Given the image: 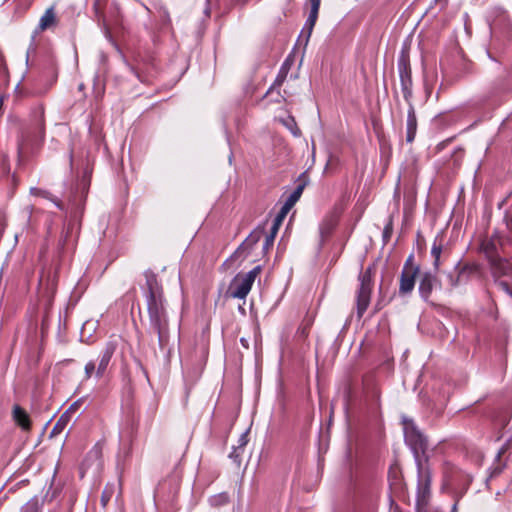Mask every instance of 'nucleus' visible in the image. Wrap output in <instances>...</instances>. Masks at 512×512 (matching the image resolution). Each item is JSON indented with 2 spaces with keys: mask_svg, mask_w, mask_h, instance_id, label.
<instances>
[{
  "mask_svg": "<svg viewBox=\"0 0 512 512\" xmlns=\"http://www.w3.org/2000/svg\"><path fill=\"white\" fill-rule=\"evenodd\" d=\"M371 267H368L365 271L359 274L358 280L360 282L359 289L357 291V315L362 317L366 312L371 298L372 291V272Z\"/></svg>",
  "mask_w": 512,
  "mask_h": 512,
  "instance_id": "7",
  "label": "nucleus"
},
{
  "mask_svg": "<svg viewBox=\"0 0 512 512\" xmlns=\"http://www.w3.org/2000/svg\"><path fill=\"white\" fill-rule=\"evenodd\" d=\"M71 419L72 417L69 415V413L64 412L53 427L52 434L61 433L69 424Z\"/></svg>",
  "mask_w": 512,
  "mask_h": 512,
  "instance_id": "23",
  "label": "nucleus"
},
{
  "mask_svg": "<svg viewBox=\"0 0 512 512\" xmlns=\"http://www.w3.org/2000/svg\"><path fill=\"white\" fill-rule=\"evenodd\" d=\"M392 233V227L391 225H387L385 228H384V231H383V236L384 238H387L391 235Z\"/></svg>",
  "mask_w": 512,
  "mask_h": 512,
  "instance_id": "43",
  "label": "nucleus"
},
{
  "mask_svg": "<svg viewBox=\"0 0 512 512\" xmlns=\"http://www.w3.org/2000/svg\"><path fill=\"white\" fill-rule=\"evenodd\" d=\"M239 443H240V444H239V447H238V448H241V447H243V446H245V445H246V443H247V434H246V433H243V434L241 435V437H240V439H239Z\"/></svg>",
  "mask_w": 512,
  "mask_h": 512,
  "instance_id": "42",
  "label": "nucleus"
},
{
  "mask_svg": "<svg viewBox=\"0 0 512 512\" xmlns=\"http://www.w3.org/2000/svg\"><path fill=\"white\" fill-rule=\"evenodd\" d=\"M130 69H131V71H133L135 73L137 78H139L141 80L140 75L135 71V69L133 67H130Z\"/></svg>",
  "mask_w": 512,
  "mask_h": 512,
  "instance_id": "47",
  "label": "nucleus"
},
{
  "mask_svg": "<svg viewBox=\"0 0 512 512\" xmlns=\"http://www.w3.org/2000/svg\"><path fill=\"white\" fill-rule=\"evenodd\" d=\"M234 456H235V457H237V456H238V455H236V449L234 450V452H232V453L230 454V457H231V458H233Z\"/></svg>",
  "mask_w": 512,
  "mask_h": 512,
  "instance_id": "48",
  "label": "nucleus"
},
{
  "mask_svg": "<svg viewBox=\"0 0 512 512\" xmlns=\"http://www.w3.org/2000/svg\"><path fill=\"white\" fill-rule=\"evenodd\" d=\"M501 453H502L501 451L498 452V454H497L498 461H497V463H494L493 466L490 468V474H489V477L487 478V484L489 483V481L492 478L500 475L504 469V464H502L500 462Z\"/></svg>",
  "mask_w": 512,
  "mask_h": 512,
  "instance_id": "27",
  "label": "nucleus"
},
{
  "mask_svg": "<svg viewBox=\"0 0 512 512\" xmlns=\"http://www.w3.org/2000/svg\"><path fill=\"white\" fill-rule=\"evenodd\" d=\"M418 480H417V494H416V508L418 512H424L429 503L431 496V471L425 462L416 463Z\"/></svg>",
  "mask_w": 512,
  "mask_h": 512,
  "instance_id": "4",
  "label": "nucleus"
},
{
  "mask_svg": "<svg viewBox=\"0 0 512 512\" xmlns=\"http://www.w3.org/2000/svg\"><path fill=\"white\" fill-rule=\"evenodd\" d=\"M413 260H414V256L413 254L409 255V257L407 258V260L405 261L404 263V266H403V269L402 271H405L406 269L408 271H420V268L418 265H415L413 263Z\"/></svg>",
  "mask_w": 512,
  "mask_h": 512,
  "instance_id": "31",
  "label": "nucleus"
},
{
  "mask_svg": "<svg viewBox=\"0 0 512 512\" xmlns=\"http://www.w3.org/2000/svg\"><path fill=\"white\" fill-rule=\"evenodd\" d=\"M81 401L78 400L70 405V407L65 411L66 413H69V415L72 417L73 414H75L78 409L80 408Z\"/></svg>",
  "mask_w": 512,
  "mask_h": 512,
  "instance_id": "34",
  "label": "nucleus"
},
{
  "mask_svg": "<svg viewBox=\"0 0 512 512\" xmlns=\"http://www.w3.org/2000/svg\"><path fill=\"white\" fill-rule=\"evenodd\" d=\"M496 284L501 290H503L505 293H507L508 295H510L512 297V290L510 289V286L507 282L497 281Z\"/></svg>",
  "mask_w": 512,
  "mask_h": 512,
  "instance_id": "33",
  "label": "nucleus"
},
{
  "mask_svg": "<svg viewBox=\"0 0 512 512\" xmlns=\"http://www.w3.org/2000/svg\"><path fill=\"white\" fill-rule=\"evenodd\" d=\"M136 364L139 367V369L142 371V373L145 376V378L148 379V373H147L146 369L144 368L142 362L139 359H136Z\"/></svg>",
  "mask_w": 512,
  "mask_h": 512,
  "instance_id": "41",
  "label": "nucleus"
},
{
  "mask_svg": "<svg viewBox=\"0 0 512 512\" xmlns=\"http://www.w3.org/2000/svg\"><path fill=\"white\" fill-rule=\"evenodd\" d=\"M107 0H94L93 9L98 22H102L106 31H108L109 23L118 25L121 22V9L117 2H112L109 8V17L106 18L103 12V6Z\"/></svg>",
  "mask_w": 512,
  "mask_h": 512,
  "instance_id": "9",
  "label": "nucleus"
},
{
  "mask_svg": "<svg viewBox=\"0 0 512 512\" xmlns=\"http://www.w3.org/2000/svg\"><path fill=\"white\" fill-rule=\"evenodd\" d=\"M12 418L14 422L23 430L31 429V420L28 413L19 405H14L12 409Z\"/></svg>",
  "mask_w": 512,
  "mask_h": 512,
  "instance_id": "15",
  "label": "nucleus"
},
{
  "mask_svg": "<svg viewBox=\"0 0 512 512\" xmlns=\"http://www.w3.org/2000/svg\"><path fill=\"white\" fill-rule=\"evenodd\" d=\"M21 512H40V504L37 497L30 499L21 509Z\"/></svg>",
  "mask_w": 512,
  "mask_h": 512,
  "instance_id": "28",
  "label": "nucleus"
},
{
  "mask_svg": "<svg viewBox=\"0 0 512 512\" xmlns=\"http://www.w3.org/2000/svg\"><path fill=\"white\" fill-rule=\"evenodd\" d=\"M460 499H454V504L451 508V512H457L458 511V503H459Z\"/></svg>",
  "mask_w": 512,
  "mask_h": 512,
  "instance_id": "45",
  "label": "nucleus"
},
{
  "mask_svg": "<svg viewBox=\"0 0 512 512\" xmlns=\"http://www.w3.org/2000/svg\"><path fill=\"white\" fill-rule=\"evenodd\" d=\"M303 189H304V185L303 184H300L298 185L294 191L287 197L285 203L283 204V206L281 207V211H283V213H288L291 208L296 204V202L299 200V198L301 197L302 195V192H303Z\"/></svg>",
  "mask_w": 512,
  "mask_h": 512,
  "instance_id": "18",
  "label": "nucleus"
},
{
  "mask_svg": "<svg viewBox=\"0 0 512 512\" xmlns=\"http://www.w3.org/2000/svg\"><path fill=\"white\" fill-rule=\"evenodd\" d=\"M144 276L146 280L144 296L149 320L148 332L157 334L159 347L163 349L170 339L169 319L163 287L154 272L148 270Z\"/></svg>",
  "mask_w": 512,
  "mask_h": 512,
  "instance_id": "1",
  "label": "nucleus"
},
{
  "mask_svg": "<svg viewBox=\"0 0 512 512\" xmlns=\"http://www.w3.org/2000/svg\"><path fill=\"white\" fill-rule=\"evenodd\" d=\"M507 228L512 231V212L505 216Z\"/></svg>",
  "mask_w": 512,
  "mask_h": 512,
  "instance_id": "40",
  "label": "nucleus"
},
{
  "mask_svg": "<svg viewBox=\"0 0 512 512\" xmlns=\"http://www.w3.org/2000/svg\"><path fill=\"white\" fill-rule=\"evenodd\" d=\"M286 215V213H283V211L280 210L277 216L275 217L270 232L265 237V241L263 244V250L265 252L268 251L273 246L275 237Z\"/></svg>",
  "mask_w": 512,
  "mask_h": 512,
  "instance_id": "14",
  "label": "nucleus"
},
{
  "mask_svg": "<svg viewBox=\"0 0 512 512\" xmlns=\"http://www.w3.org/2000/svg\"><path fill=\"white\" fill-rule=\"evenodd\" d=\"M286 126L291 130L294 136L300 135V130L297 128L296 123L293 118H291L287 123Z\"/></svg>",
  "mask_w": 512,
  "mask_h": 512,
  "instance_id": "32",
  "label": "nucleus"
},
{
  "mask_svg": "<svg viewBox=\"0 0 512 512\" xmlns=\"http://www.w3.org/2000/svg\"><path fill=\"white\" fill-rule=\"evenodd\" d=\"M22 149H23V144L22 142H18V153L21 154L22 153Z\"/></svg>",
  "mask_w": 512,
  "mask_h": 512,
  "instance_id": "46",
  "label": "nucleus"
},
{
  "mask_svg": "<svg viewBox=\"0 0 512 512\" xmlns=\"http://www.w3.org/2000/svg\"><path fill=\"white\" fill-rule=\"evenodd\" d=\"M319 10L310 9V13L308 15V18L304 24V27L302 29V33L306 34V42H308L312 31L314 29V26L316 24V21L318 19Z\"/></svg>",
  "mask_w": 512,
  "mask_h": 512,
  "instance_id": "19",
  "label": "nucleus"
},
{
  "mask_svg": "<svg viewBox=\"0 0 512 512\" xmlns=\"http://www.w3.org/2000/svg\"><path fill=\"white\" fill-rule=\"evenodd\" d=\"M401 91L407 104L412 103V75L408 52L402 50L397 62Z\"/></svg>",
  "mask_w": 512,
  "mask_h": 512,
  "instance_id": "8",
  "label": "nucleus"
},
{
  "mask_svg": "<svg viewBox=\"0 0 512 512\" xmlns=\"http://www.w3.org/2000/svg\"><path fill=\"white\" fill-rule=\"evenodd\" d=\"M333 227H334V223L331 220L323 221V223L320 225L321 235L323 237L329 235L331 230L333 229Z\"/></svg>",
  "mask_w": 512,
  "mask_h": 512,
  "instance_id": "30",
  "label": "nucleus"
},
{
  "mask_svg": "<svg viewBox=\"0 0 512 512\" xmlns=\"http://www.w3.org/2000/svg\"><path fill=\"white\" fill-rule=\"evenodd\" d=\"M29 52H30V49L27 51L26 61H28V58H29Z\"/></svg>",
  "mask_w": 512,
  "mask_h": 512,
  "instance_id": "51",
  "label": "nucleus"
},
{
  "mask_svg": "<svg viewBox=\"0 0 512 512\" xmlns=\"http://www.w3.org/2000/svg\"><path fill=\"white\" fill-rule=\"evenodd\" d=\"M508 265L507 262H504V261H499L497 267H499L501 270H502V273L505 274L506 271H505V267Z\"/></svg>",
  "mask_w": 512,
  "mask_h": 512,
  "instance_id": "44",
  "label": "nucleus"
},
{
  "mask_svg": "<svg viewBox=\"0 0 512 512\" xmlns=\"http://www.w3.org/2000/svg\"><path fill=\"white\" fill-rule=\"evenodd\" d=\"M47 285L49 286V289L51 290V292L54 293L56 290V286H57L56 274L52 278H50V276L48 277Z\"/></svg>",
  "mask_w": 512,
  "mask_h": 512,
  "instance_id": "35",
  "label": "nucleus"
},
{
  "mask_svg": "<svg viewBox=\"0 0 512 512\" xmlns=\"http://www.w3.org/2000/svg\"><path fill=\"white\" fill-rule=\"evenodd\" d=\"M476 267L475 266H470V265H465L463 266L458 272H457V275L454 276L453 274H448L447 275V279H448V282H449V285L451 287H456L460 282H461V279L466 275L468 274V272L472 271V270H475Z\"/></svg>",
  "mask_w": 512,
  "mask_h": 512,
  "instance_id": "21",
  "label": "nucleus"
},
{
  "mask_svg": "<svg viewBox=\"0 0 512 512\" xmlns=\"http://www.w3.org/2000/svg\"><path fill=\"white\" fill-rule=\"evenodd\" d=\"M302 334H303V335H306V334H307V332H306V328H303V329H302Z\"/></svg>",
  "mask_w": 512,
  "mask_h": 512,
  "instance_id": "50",
  "label": "nucleus"
},
{
  "mask_svg": "<svg viewBox=\"0 0 512 512\" xmlns=\"http://www.w3.org/2000/svg\"><path fill=\"white\" fill-rule=\"evenodd\" d=\"M111 498V494L107 492V490H104L102 495H101V504L103 507H105L107 505V503L109 502Z\"/></svg>",
  "mask_w": 512,
  "mask_h": 512,
  "instance_id": "37",
  "label": "nucleus"
},
{
  "mask_svg": "<svg viewBox=\"0 0 512 512\" xmlns=\"http://www.w3.org/2000/svg\"><path fill=\"white\" fill-rule=\"evenodd\" d=\"M403 430L405 442L413 451L415 462H424L420 453L424 454L428 447L426 437L417 428L414 421L406 417H403Z\"/></svg>",
  "mask_w": 512,
  "mask_h": 512,
  "instance_id": "3",
  "label": "nucleus"
},
{
  "mask_svg": "<svg viewBox=\"0 0 512 512\" xmlns=\"http://www.w3.org/2000/svg\"><path fill=\"white\" fill-rule=\"evenodd\" d=\"M308 1L311 5V9H314V10L320 9L321 0H308Z\"/></svg>",
  "mask_w": 512,
  "mask_h": 512,
  "instance_id": "39",
  "label": "nucleus"
},
{
  "mask_svg": "<svg viewBox=\"0 0 512 512\" xmlns=\"http://www.w3.org/2000/svg\"><path fill=\"white\" fill-rule=\"evenodd\" d=\"M451 141H452V138L441 141L440 143L437 144L436 151L437 152L442 151Z\"/></svg>",
  "mask_w": 512,
  "mask_h": 512,
  "instance_id": "38",
  "label": "nucleus"
},
{
  "mask_svg": "<svg viewBox=\"0 0 512 512\" xmlns=\"http://www.w3.org/2000/svg\"><path fill=\"white\" fill-rule=\"evenodd\" d=\"M56 24V15L53 7L48 8L41 16L35 33L43 32Z\"/></svg>",
  "mask_w": 512,
  "mask_h": 512,
  "instance_id": "16",
  "label": "nucleus"
},
{
  "mask_svg": "<svg viewBox=\"0 0 512 512\" xmlns=\"http://www.w3.org/2000/svg\"><path fill=\"white\" fill-rule=\"evenodd\" d=\"M118 345L119 341L115 338H111L105 343L99 354L97 367L95 362L92 360L86 363L84 367L85 379H90L94 374L97 379H100L105 375L111 359L118 348Z\"/></svg>",
  "mask_w": 512,
  "mask_h": 512,
  "instance_id": "2",
  "label": "nucleus"
},
{
  "mask_svg": "<svg viewBox=\"0 0 512 512\" xmlns=\"http://www.w3.org/2000/svg\"><path fill=\"white\" fill-rule=\"evenodd\" d=\"M261 267L256 266L245 274L236 275L230 283L229 293L233 298L244 299L249 294L252 285L260 273Z\"/></svg>",
  "mask_w": 512,
  "mask_h": 512,
  "instance_id": "6",
  "label": "nucleus"
},
{
  "mask_svg": "<svg viewBox=\"0 0 512 512\" xmlns=\"http://www.w3.org/2000/svg\"><path fill=\"white\" fill-rule=\"evenodd\" d=\"M229 502V495L226 492H222L213 495L209 498V503L213 507H220L226 505Z\"/></svg>",
  "mask_w": 512,
  "mask_h": 512,
  "instance_id": "24",
  "label": "nucleus"
},
{
  "mask_svg": "<svg viewBox=\"0 0 512 512\" xmlns=\"http://www.w3.org/2000/svg\"><path fill=\"white\" fill-rule=\"evenodd\" d=\"M396 473H397V471H396V470H393V469H391V470L389 471V475L394 474V475L396 476Z\"/></svg>",
  "mask_w": 512,
  "mask_h": 512,
  "instance_id": "49",
  "label": "nucleus"
},
{
  "mask_svg": "<svg viewBox=\"0 0 512 512\" xmlns=\"http://www.w3.org/2000/svg\"><path fill=\"white\" fill-rule=\"evenodd\" d=\"M263 234L264 230L262 228H257L253 230L242 242V244L237 248V250L232 255V258L241 260L247 258L251 250L254 248V246L260 241Z\"/></svg>",
  "mask_w": 512,
  "mask_h": 512,
  "instance_id": "10",
  "label": "nucleus"
},
{
  "mask_svg": "<svg viewBox=\"0 0 512 512\" xmlns=\"http://www.w3.org/2000/svg\"><path fill=\"white\" fill-rule=\"evenodd\" d=\"M443 236L437 235L431 247V256L433 257V267L438 270L440 266V258L444 251Z\"/></svg>",
  "mask_w": 512,
  "mask_h": 512,
  "instance_id": "17",
  "label": "nucleus"
},
{
  "mask_svg": "<svg viewBox=\"0 0 512 512\" xmlns=\"http://www.w3.org/2000/svg\"><path fill=\"white\" fill-rule=\"evenodd\" d=\"M471 482L472 478L469 474L459 469H453L446 478L444 488L453 499H461L468 491Z\"/></svg>",
  "mask_w": 512,
  "mask_h": 512,
  "instance_id": "5",
  "label": "nucleus"
},
{
  "mask_svg": "<svg viewBox=\"0 0 512 512\" xmlns=\"http://www.w3.org/2000/svg\"><path fill=\"white\" fill-rule=\"evenodd\" d=\"M481 249L490 259H493L496 255V245L492 240H484L481 244Z\"/></svg>",
  "mask_w": 512,
  "mask_h": 512,
  "instance_id": "26",
  "label": "nucleus"
},
{
  "mask_svg": "<svg viewBox=\"0 0 512 512\" xmlns=\"http://www.w3.org/2000/svg\"><path fill=\"white\" fill-rule=\"evenodd\" d=\"M510 91V87L507 83V80L505 78H499L497 79L491 88V93L495 96L506 94Z\"/></svg>",
  "mask_w": 512,
  "mask_h": 512,
  "instance_id": "22",
  "label": "nucleus"
},
{
  "mask_svg": "<svg viewBox=\"0 0 512 512\" xmlns=\"http://www.w3.org/2000/svg\"><path fill=\"white\" fill-rule=\"evenodd\" d=\"M419 272L420 271H408L407 269L401 272L399 285L400 295H407L413 291L415 287V279Z\"/></svg>",
  "mask_w": 512,
  "mask_h": 512,
  "instance_id": "12",
  "label": "nucleus"
},
{
  "mask_svg": "<svg viewBox=\"0 0 512 512\" xmlns=\"http://www.w3.org/2000/svg\"><path fill=\"white\" fill-rule=\"evenodd\" d=\"M286 74L287 72L286 71H280L279 74L277 75L274 83L272 84V86L269 88V90L267 91V94L270 93L273 89L275 88H279L281 87V85L283 84V82L285 81L286 79Z\"/></svg>",
  "mask_w": 512,
  "mask_h": 512,
  "instance_id": "29",
  "label": "nucleus"
},
{
  "mask_svg": "<svg viewBox=\"0 0 512 512\" xmlns=\"http://www.w3.org/2000/svg\"><path fill=\"white\" fill-rule=\"evenodd\" d=\"M73 229H74V224L71 221H69L59 239L58 246H59L60 250H63L65 248V246L68 244L69 236L72 233Z\"/></svg>",
  "mask_w": 512,
  "mask_h": 512,
  "instance_id": "25",
  "label": "nucleus"
},
{
  "mask_svg": "<svg viewBox=\"0 0 512 512\" xmlns=\"http://www.w3.org/2000/svg\"><path fill=\"white\" fill-rule=\"evenodd\" d=\"M30 194L33 195V196H37V197H41V198H45L47 200H50L51 202H53L55 204V206L59 209H63V204L60 200H58L56 197H54L49 191L47 190H44V189H40V188H37V187H32L30 189Z\"/></svg>",
  "mask_w": 512,
  "mask_h": 512,
  "instance_id": "20",
  "label": "nucleus"
},
{
  "mask_svg": "<svg viewBox=\"0 0 512 512\" xmlns=\"http://www.w3.org/2000/svg\"><path fill=\"white\" fill-rule=\"evenodd\" d=\"M407 120H406V142L412 143L417 132V117L413 103L408 104Z\"/></svg>",
  "mask_w": 512,
  "mask_h": 512,
  "instance_id": "13",
  "label": "nucleus"
},
{
  "mask_svg": "<svg viewBox=\"0 0 512 512\" xmlns=\"http://www.w3.org/2000/svg\"><path fill=\"white\" fill-rule=\"evenodd\" d=\"M90 457H95L96 459L100 458L101 456V448L99 446H94L91 451L89 452Z\"/></svg>",
  "mask_w": 512,
  "mask_h": 512,
  "instance_id": "36",
  "label": "nucleus"
},
{
  "mask_svg": "<svg viewBox=\"0 0 512 512\" xmlns=\"http://www.w3.org/2000/svg\"><path fill=\"white\" fill-rule=\"evenodd\" d=\"M441 284L437 277L431 272L423 273L419 283V294L424 301H427L433 291V289L440 287Z\"/></svg>",
  "mask_w": 512,
  "mask_h": 512,
  "instance_id": "11",
  "label": "nucleus"
}]
</instances>
